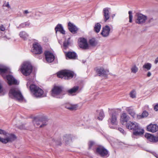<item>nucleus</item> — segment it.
<instances>
[{
  "mask_svg": "<svg viewBox=\"0 0 158 158\" xmlns=\"http://www.w3.org/2000/svg\"><path fill=\"white\" fill-rule=\"evenodd\" d=\"M74 76L73 72L69 70H63L57 73V76L59 78L69 80L72 78Z\"/></svg>",
  "mask_w": 158,
  "mask_h": 158,
  "instance_id": "nucleus-6",
  "label": "nucleus"
},
{
  "mask_svg": "<svg viewBox=\"0 0 158 158\" xmlns=\"http://www.w3.org/2000/svg\"><path fill=\"white\" fill-rule=\"evenodd\" d=\"M99 115L98 118L99 120H102L104 117V113L102 110H99Z\"/></svg>",
  "mask_w": 158,
  "mask_h": 158,
  "instance_id": "nucleus-37",
  "label": "nucleus"
},
{
  "mask_svg": "<svg viewBox=\"0 0 158 158\" xmlns=\"http://www.w3.org/2000/svg\"><path fill=\"white\" fill-rule=\"evenodd\" d=\"M1 134L6 136L5 138H2L0 137V142L4 144L12 142L17 138L15 134L7 133L5 131L0 129V134Z\"/></svg>",
  "mask_w": 158,
  "mask_h": 158,
  "instance_id": "nucleus-2",
  "label": "nucleus"
},
{
  "mask_svg": "<svg viewBox=\"0 0 158 158\" xmlns=\"http://www.w3.org/2000/svg\"><path fill=\"white\" fill-rule=\"evenodd\" d=\"M55 143L57 145H60L61 143L60 141H55Z\"/></svg>",
  "mask_w": 158,
  "mask_h": 158,
  "instance_id": "nucleus-48",
  "label": "nucleus"
},
{
  "mask_svg": "<svg viewBox=\"0 0 158 158\" xmlns=\"http://www.w3.org/2000/svg\"><path fill=\"white\" fill-rule=\"evenodd\" d=\"M109 127L110 128H112V129H115V127H114V126H110V125H109Z\"/></svg>",
  "mask_w": 158,
  "mask_h": 158,
  "instance_id": "nucleus-56",
  "label": "nucleus"
},
{
  "mask_svg": "<svg viewBox=\"0 0 158 158\" xmlns=\"http://www.w3.org/2000/svg\"><path fill=\"white\" fill-rule=\"evenodd\" d=\"M110 9V8L108 7L104 8L103 9V12L104 19L105 22H106L110 18V15L109 14V11Z\"/></svg>",
  "mask_w": 158,
  "mask_h": 158,
  "instance_id": "nucleus-19",
  "label": "nucleus"
},
{
  "mask_svg": "<svg viewBox=\"0 0 158 158\" xmlns=\"http://www.w3.org/2000/svg\"><path fill=\"white\" fill-rule=\"evenodd\" d=\"M154 109L155 110L157 111L158 110V104H156L154 106Z\"/></svg>",
  "mask_w": 158,
  "mask_h": 158,
  "instance_id": "nucleus-46",
  "label": "nucleus"
},
{
  "mask_svg": "<svg viewBox=\"0 0 158 158\" xmlns=\"http://www.w3.org/2000/svg\"><path fill=\"white\" fill-rule=\"evenodd\" d=\"M55 30L56 34H57V31L60 32V33L63 35L65 34V31L61 24L59 23L57 24L55 28Z\"/></svg>",
  "mask_w": 158,
  "mask_h": 158,
  "instance_id": "nucleus-20",
  "label": "nucleus"
},
{
  "mask_svg": "<svg viewBox=\"0 0 158 158\" xmlns=\"http://www.w3.org/2000/svg\"><path fill=\"white\" fill-rule=\"evenodd\" d=\"M94 142L93 141H90L88 143L89 149L92 148V146L94 144Z\"/></svg>",
  "mask_w": 158,
  "mask_h": 158,
  "instance_id": "nucleus-41",
  "label": "nucleus"
},
{
  "mask_svg": "<svg viewBox=\"0 0 158 158\" xmlns=\"http://www.w3.org/2000/svg\"><path fill=\"white\" fill-rule=\"evenodd\" d=\"M101 25L99 23H96L94 27V31L97 33H98L101 28Z\"/></svg>",
  "mask_w": 158,
  "mask_h": 158,
  "instance_id": "nucleus-35",
  "label": "nucleus"
},
{
  "mask_svg": "<svg viewBox=\"0 0 158 158\" xmlns=\"http://www.w3.org/2000/svg\"><path fill=\"white\" fill-rule=\"evenodd\" d=\"M32 122L34 126L37 127L40 126V127H43L47 124V119L44 117H42L40 119L38 118H35L33 120Z\"/></svg>",
  "mask_w": 158,
  "mask_h": 158,
  "instance_id": "nucleus-7",
  "label": "nucleus"
},
{
  "mask_svg": "<svg viewBox=\"0 0 158 158\" xmlns=\"http://www.w3.org/2000/svg\"><path fill=\"white\" fill-rule=\"evenodd\" d=\"M32 52L35 54H41L43 52L42 48L38 43L35 42L33 44Z\"/></svg>",
  "mask_w": 158,
  "mask_h": 158,
  "instance_id": "nucleus-10",
  "label": "nucleus"
},
{
  "mask_svg": "<svg viewBox=\"0 0 158 158\" xmlns=\"http://www.w3.org/2000/svg\"><path fill=\"white\" fill-rule=\"evenodd\" d=\"M30 85V81H28L27 83V87H28L29 86H30V85Z\"/></svg>",
  "mask_w": 158,
  "mask_h": 158,
  "instance_id": "nucleus-52",
  "label": "nucleus"
},
{
  "mask_svg": "<svg viewBox=\"0 0 158 158\" xmlns=\"http://www.w3.org/2000/svg\"><path fill=\"white\" fill-rule=\"evenodd\" d=\"M29 13V12L28 11V10H26L24 11V13L27 14Z\"/></svg>",
  "mask_w": 158,
  "mask_h": 158,
  "instance_id": "nucleus-54",
  "label": "nucleus"
},
{
  "mask_svg": "<svg viewBox=\"0 0 158 158\" xmlns=\"http://www.w3.org/2000/svg\"><path fill=\"white\" fill-rule=\"evenodd\" d=\"M37 91H36V94H35V93H33V95L34 96L36 97H41L43 94L44 91L43 90L39 88L38 87Z\"/></svg>",
  "mask_w": 158,
  "mask_h": 158,
  "instance_id": "nucleus-27",
  "label": "nucleus"
},
{
  "mask_svg": "<svg viewBox=\"0 0 158 158\" xmlns=\"http://www.w3.org/2000/svg\"><path fill=\"white\" fill-rule=\"evenodd\" d=\"M64 140L66 144L69 143V142L72 140L71 135L70 134H65L63 137Z\"/></svg>",
  "mask_w": 158,
  "mask_h": 158,
  "instance_id": "nucleus-28",
  "label": "nucleus"
},
{
  "mask_svg": "<svg viewBox=\"0 0 158 158\" xmlns=\"http://www.w3.org/2000/svg\"><path fill=\"white\" fill-rule=\"evenodd\" d=\"M20 70L23 75L27 76L31 73L32 67L30 63L25 62L23 64Z\"/></svg>",
  "mask_w": 158,
  "mask_h": 158,
  "instance_id": "nucleus-5",
  "label": "nucleus"
},
{
  "mask_svg": "<svg viewBox=\"0 0 158 158\" xmlns=\"http://www.w3.org/2000/svg\"><path fill=\"white\" fill-rule=\"evenodd\" d=\"M158 63V57H157L156 59H155V60L154 61V63L155 64H156L157 63Z\"/></svg>",
  "mask_w": 158,
  "mask_h": 158,
  "instance_id": "nucleus-50",
  "label": "nucleus"
},
{
  "mask_svg": "<svg viewBox=\"0 0 158 158\" xmlns=\"http://www.w3.org/2000/svg\"><path fill=\"white\" fill-rule=\"evenodd\" d=\"M148 115V112L146 110H144L143 112L141 115H137V116L138 118L140 119L147 117Z\"/></svg>",
  "mask_w": 158,
  "mask_h": 158,
  "instance_id": "nucleus-34",
  "label": "nucleus"
},
{
  "mask_svg": "<svg viewBox=\"0 0 158 158\" xmlns=\"http://www.w3.org/2000/svg\"><path fill=\"white\" fill-rule=\"evenodd\" d=\"M80 48L83 49H87L89 48V45L86 39L80 38Z\"/></svg>",
  "mask_w": 158,
  "mask_h": 158,
  "instance_id": "nucleus-13",
  "label": "nucleus"
},
{
  "mask_svg": "<svg viewBox=\"0 0 158 158\" xmlns=\"http://www.w3.org/2000/svg\"><path fill=\"white\" fill-rule=\"evenodd\" d=\"M85 117L84 116L83 117V118H82V117H81V120H83V121H85Z\"/></svg>",
  "mask_w": 158,
  "mask_h": 158,
  "instance_id": "nucleus-53",
  "label": "nucleus"
},
{
  "mask_svg": "<svg viewBox=\"0 0 158 158\" xmlns=\"http://www.w3.org/2000/svg\"><path fill=\"white\" fill-rule=\"evenodd\" d=\"M96 152L102 158H107L110 156L109 152L103 146H100L97 148Z\"/></svg>",
  "mask_w": 158,
  "mask_h": 158,
  "instance_id": "nucleus-8",
  "label": "nucleus"
},
{
  "mask_svg": "<svg viewBox=\"0 0 158 158\" xmlns=\"http://www.w3.org/2000/svg\"><path fill=\"white\" fill-rule=\"evenodd\" d=\"M0 30L2 31H4L5 30V27L2 24L0 26Z\"/></svg>",
  "mask_w": 158,
  "mask_h": 158,
  "instance_id": "nucleus-44",
  "label": "nucleus"
},
{
  "mask_svg": "<svg viewBox=\"0 0 158 158\" xmlns=\"http://www.w3.org/2000/svg\"><path fill=\"white\" fill-rule=\"evenodd\" d=\"M19 36L24 40H26L28 38L29 35L25 31H22L19 33Z\"/></svg>",
  "mask_w": 158,
  "mask_h": 158,
  "instance_id": "nucleus-29",
  "label": "nucleus"
},
{
  "mask_svg": "<svg viewBox=\"0 0 158 158\" xmlns=\"http://www.w3.org/2000/svg\"><path fill=\"white\" fill-rule=\"evenodd\" d=\"M131 72L134 73H135L138 71V68L136 65H134L131 67Z\"/></svg>",
  "mask_w": 158,
  "mask_h": 158,
  "instance_id": "nucleus-38",
  "label": "nucleus"
},
{
  "mask_svg": "<svg viewBox=\"0 0 158 158\" xmlns=\"http://www.w3.org/2000/svg\"><path fill=\"white\" fill-rule=\"evenodd\" d=\"M145 137L150 142L155 143L158 141V136H154L150 134L146 133L145 135Z\"/></svg>",
  "mask_w": 158,
  "mask_h": 158,
  "instance_id": "nucleus-15",
  "label": "nucleus"
},
{
  "mask_svg": "<svg viewBox=\"0 0 158 158\" xmlns=\"http://www.w3.org/2000/svg\"><path fill=\"white\" fill-rule=\"evenodd\" d=\"M115 16V15H112V18H113L114 17V16Z\"/></svg>",
  "mask_w": 158,
  "mask_h": 158,
  "instance_id": "nucleus-58",
  "label": "nucleus"
},
{
  "mask_svg": "<svg viewBox=\"0 0 158 158\" xmlns=\"http://www.w3.org/2000/svg\"><path fill=\"white\" fill-rule=\"evenodd\" d=\"M110 31V27L109 26L106 25L103 27L101 34L103 37H106L109 35Z\"/></svg>",
  "mask_w": 158,
  "mask_h": 158,
  "instance_id": "nucleus-18",
  "label": "nucleus"
},
{
  "mask_svg": "<svg viewBox=\"0 0 158 158\" xmlns=\"http://www.w3.org/2000/svg\"><path fill=\"white\" fill-rule=\"evenodd\" d=\"M70 38L69 37L68 39H65L63 43V46L61 47L64 49H66L70 45L71 42L70 41Z\"/></svg>",
  "mask_w": 158,
  "mask_h": 158,
  "instance_id": "nucleus-24",
  "label": "nucleus"
},
{
  "mask_svg": "<svg viewBox=\"0 0 158 158\" xmlns=\"http://www.w3.org/2000/svg\"><path fill=\"white\" fill-rule=\"evenodd\" d=\"M152 75L151 73L150 72H148L147 74V76L148 77H150Z\"/></svg>",
  "mask_w": 158,
  "mask_h": 158,
  "instance_id": "nucleus-49",
  "label": "nucleus"
},
{
  "mask_svg": "<svg viewBox=\"0 0 158 158\" xmlns=\"http://www.w3.org/2000/svg\"><path fill=\"white\" fill-rule=\"evenodd\" d=\"M8 68L6 66L0 65V73H5L7 72Z\"/></svg>",
  "mask_w": 158,
  "mask_h": 158,
  "instance_id": "nucleus-32",
  "label": "nucleus"
},
{
  "mask_svg": "<svg viewBox=\"0 0 158 158\" xmlns=\"http://www.w3.org/2000/svg\"><path fill=\"white\" fill-rule=\"evenodd\" d=\"M96 71L97 73L99 74V76L105 75L109 72L108 70H105L103 68H96Z\"/></svg>",
  "mask_w": 158,
  "mask_h": 158,
  "instance_id": "nucleus-21",
  "label": "nucleus"
},
{
  "mask_svg": "<svg viewBox=\"0 0 158 158\" xmlns=\"http://www.w3.org/2000/svg\"><path fill=\"white\" fill-rule=\"evenodd\" d=\"M130 97L132 98H135L136 97V92L135 90L133 89L131 90L129 94Z\"/></svg>",
  "mask_w": 158,
  "mask_h": 158,
  "instance_id": "nucleus-39",
  "label": "nucleus"
},
{
  "mask_svg": "<svg viewBox=\"0 0 158 158\" xmlns=\"http://www.w3.org/2000/svg\"><path fill=\"white\" fill-rule=\"evenodd\" d=\"M126 127L127 129L134 131L132 136L133 138H135L134 136L142 135L144 132V130L141 129L138 124L135 122H133L129 121L127 122Z\"/></svg>",
  "mask_w": 158,
  "mask_h": 158,
  "instance_id": "nucleus-1",
  "label": "nucleus"
},
{
  "mask_svg": "<svg viewBox=\"0 0 158 158\" xmlns=\"http://www.w3.org/2000/svg\"><path fill=\"white\" fill-rule=\"evenodd\" d=\"M110 118L108 120L109 123H111L112 125H116L118 124L116 111L114 110H112L110 111Z\"/></svg>",
  "mask_w": 158,
  "mask_h": 158,
  "instance_id": "nucleus-9",
  "label": "nucleus"
},
{
  "mask_svg": "<svg viewBox=\"0 0 158 158\" xmlns=\"http://www.w3.org/2000/svg\"><path fill=\"white\" fill-rule=\"evenodd\" d=\"M45 59L46 61L48 63H52L54 59L55 56L52 53L49 51H46L44 53Z\"/></svg>",
  "mask_w": 158,
  "mask_h": 158,
  "instance_id": "nucleus-11",
  "label": "nucleus"
},
{
  "mask_svg": "<svg viewBox=\"0 0 158 158\" xmlns=\"http://www.w3.org/2000/svg\"><path fill=\"white\" fill-rule=\"evenodd\" d=\"M147 129L148 131L154 133L158 131V125L156 124L150 123L147 126Z\"/></svg>",
  "mask_w": 158,
  "mask_h": 158,
  "instance_id": "nucleus-16",
  "label": "nucleus"
},
{
  "mask_svg": "<svg viewBox=\"0 0 158 158\" xmlns=\"http://www.w3.org/2000/svg\"><path fill=\"white\" fill-rule=\"evenodd\" d=\"M18 127L19 129L21 130L26 129V128L25 127L24 124H22L21 125H20Z\"/></svg>",
  "mask_w": 158,
  "mask_h": 158,
  "instance_id": "nucleus-43",
  "label": "nucleus"
},
{
  "mask_svg": "<svg viewBox=\"0 0 158 158\" xmlns=\"http://www.w3.org/2000/svg\"><path fill=\"white\" fill-rule=\"evenodd\" d=\"M68 28L69 31L73 34H76L77 33L78 28L73 23L69 22L68 24Z\"/></svg>",
  "mask_w": 158,
  "mask_h": 158,
  "instance_id": "nucleus-17",
  "label": "nucleus"
},
{
  "mask_svg": "<svg viewBox=\"0 0 158 158\" xmlns=\"http://www.w3.org/2000/svg\"><path fill=\"white\" fill-rule=\"evenodd\" d=\"M59 43L60 44H61V43L59 41Z\"/></svg>",
  "mask_w": 158,
  "mask_h": 158,
  "instance_id": "nucleus-60",
  "label": "nucleus"
},
{
  "mask_svg": "<svg viewBox=\"0 0 158 158\" xmlns=\"http://www.w3.org/2000/svg\"><path fill=\"white\" fill-rule=\"evenodd\" d=\"M129 120V116L125 113H123L121 116L120 121L122 124L124 122H127Z\"/></svg>",
  "mask_w": 158,
  "mask_h": 158,
  "instance_id": "nucleus-26",
  "label": "nucleus"
},
{
  "mask_svg": "<svg viewBox=\"0 0 158 158\" xmlns=\"http://www.w3.org/2000/svg\"><path fill=\"white\" fill-rule=\"evenodd\" d=\"M66 57L70 59H75L77 57V54L75 52H65Z\"/></svg>",
  "mask_w": 158,
  "mask_h": 158,
  "instance_id": "nucleus-23",
  "label": "nucleus"
},
{
  "mask_svg": "<svg viewBox=\"0 0 158 158\" xmlns=\"http://www.w3.org/2000/svg\"><path fill=\"white\" fill-rule=\"evenodd\" d=\"M25 24L26 27H28L30 25V23L28 22H25Z\"/></svg>",
  "mask_w": 158,
  "mask_h": 158,
  "instance_id": "nucleus-47",
  "label": "nucleus"
},
{
  "mask_svg": "<svg viewBox=\"0 0 158 158\" xmlns=\"http://www.w3.org/2000/svg\"><path fill=\"white\" fill-rule=\"evenodd\" d=\"M39 87L37 86L36 85L34 84H31L30 86V89L31 91L33 94V93L36 94V91H37L36 90Z\"/></svg>",
  "mask_w": 158,
  "mask_h": 158,
  "instance_id": "nucleus-31",
  "label": "nucleus"
},
{
  "mask_svg": "<svg viewBox=\"0 0 158 158\" xmlns=\"http://www.w3.org/2000/svg\"><path fill=\"white\" fill-rule=\"evenodd\" d=\"M86 62V60H82V62L83 64H84Z\"/></svg>",
  "mask_w": 158,
  "mask_h": 158,
  "instance_id": "nucleus-57",
  "label": "nucleus"
},
{
  "mask_svg": "<svg viewBox=\"0 0 158 158\" xmlns=\"http://www.w3.org/2000/svg\"><path fill=\"white\" fill-rule=\"evenodd\" d=\"M19 27L22 28L26 27L25 23L21 24L19 25V27H17V28H19Z\"/></svg>",
  "mask_w": 158,
  "mask_h": 158,
  "instance_id": "nucleus-45",
  "label": "nucleus"
},
{
  "mask_svg": "<svg viewBox=\"0 0 158 158\" xmlns=\"http://www.w3.org/2000/svg\"><path fill=\"white\" fill-rule=\"evenodd\" d=\"M147 19L146 16L142 14H139L137 15L135 22L138 24H142L144 23Z\"/></svg>",
  "mask_w": 158,
  "mask_h": 158,
  "instance_id": "nucleus-14",
  "label": "nucleus"
},
{
  "mask_svg": "<svg viewBox=\"0 0 158 158\" xmlns=\"http://www.w3.org/2000/svg\"><path fill=\"white\" fill-rule=\"evenodd\" d=\"M118 130L120 131L121 133H122L123 135H125L126 134V132L124 131V130L122 128L119 127L118 128Z\"/></svg>",
  "mask_w": 158,
  "mask_h": 158,
  "instance_id": "nucleus-42",
  "label": "nucleus"
},
{
  "mask_svg": "<svg viewBox=\"0 0 158 158\" xmlns=\"http://www.w3.org/2000/svg\"><path fill=\"white\" fill-rule=\"evenodd\" d=\"M152 66V64L149 63H145L143 66V68L146 71L150 70Z\"/></svg>",
  "mask_w": 158,
  "mask_h": 158,
  "instance_id": "nucleus-33",
  "label": "nucleus"
},
{
  "mask_svg": "<svg viewBox=\"0 0 158 158\" xmlns=\"http://www.w3.org/2000/svg\"><path fill=\"white\" fill-rule=\"evenodd\" d=\"M2 91V86L0 84V93Z\"/></svg>",
  "mask_w": 158,
  "mask_h": 158,
  "instance_id": "nucleus-51",
  "label": "nucleus"
},
{
  "mask_svg": "<svg viewBox=\"0 0 158 158\" xmlns=\"http://www.w3.org/2000/svg\"><path fill=\"white\" fill-rule=\"evenodd\" d=\"M9 95L11 98L16 99L19 101H22L24 98L20 91L17 88H12L10 89Z\"/></svg>",
  "mask_w": 158,
  "mask_h": 158,
  "instance_id": "nucleus-3",
  "label": "nucleus"
},
{
  "mask_svg": "<svg viewBox=\"0 0 158 158\" xmlns=\"http://www.w3.org/2000/svg\"><path fill=\"white\" fill-rule=\"evenodd\" d=\"M126 111L133 118H134L136 115L135 112L131 107H128L126 108Z\"/></svg>",
  "mask_w": 158,
  "mask_h": 158,
  "instance_id": "nucleus-30",
  "label": "nucleus"
},
{
  "mask_svg": "<svg viewBox=\"0 0 158 158\" xmlns=\"http://www.w3.org/2000/svg\"><path fill=\"white\" fill-rule=\"evenodd\" d=\"M79 88L78 86H75L72 88L66 91V93L69 96H73L74 94L76 92Z\"/></svg>",
  "mask_w": 158,
  "mask_h": 158,
  "instance_id": "nucleus-22",
  "label": "nucleus"
},
{
  "mask_svg": "<svg viewBox=\"0 0 158 158\" xmlns=\"http://www.w3.org/2000/svg\"><path fill=\"white\" fill-rule=\"evenodd\" d=\"M128 14L129 15V22L130 23H131L132 22V18H133V15H132V11H129Z\"/></svg>",
  "mask_w": 158,
  "mask_h": 158,
  "instance_id": "nucleus-40",
  "label": "nucleus"
},
{
  "mask_svg": "<svg viewBox=\"0 0 158 158\" xmlns=\"http://www.w3.org/2000/svg\"><path fill=\"white\" fill-rule=\"evenodd\" d=\"M6 6L9 8L10 7L8 2V3L6 5Z\"/></svg>",
  "mask_w": 158,
  "mask_h": 158,
  "instance_id": "nucleus-55",
  "label": "nucleus"
},
{
  "mask_svg": "<svg viewBox=\"0 0 158 158\" xmlns=\"http://www.w3.org/2000/svg\"><path fill=\"white\" fill-rule=\"evenodd\" d=\"M6 78L9 85H11L12 84L18 85L19 84L17 80L11 75H8L6 76Z\"/></svg>",
  "mask_w": 158,
  "mask_h": 158,
  "instance_id": "nucleus-12",
  "label": "nucleus"
},
{
  "mask_svg": "<svg viewBox=\"0 0 158 158\" xmlns=\"http://www.w3.org/2000/svg\"><path fill=\"white\" fill-rule=\"evenodd\" d=\"M63 88L60 86H56L52 90V95L57 98H62L66 93L63 91Z\"/></svg>",
  "mask_w": 158,
  "mask_h": 158,
  "instance_id": "nucleus-4",
  "label": "nucleus"
},
{
  "mask_svg": "<svg viewBox=\"0 0 158 158\" xmlns=\"http://www.w3.org/2000/svg\"><path fill=\"white\" fill-rule=\"evenodd\" d=\"M77 43L78 44H79V39L78 40Z\"/></svg>",
  "mask_w": 158,
  "mask_h": 158,
  "instance_id": "nucleus-59",
  "label": "nucleus"
},
{
  "mask_svg": "<svg viewBox=\"0 0 158 158\" xmlns=\"http://www.w3.org/2000/svg\"><path fill=\"white\" fill-rule=\"evenodd\" d=\"M78 107V104H67L65 106L66 108L72 111L77 110Z\"/></svg>",
  "mask_w": 158,
  "mask_h": 158,
  "instance_id": "nucleus-25",
  "label": "nucleus"
},
{
  "mask_svg": "<svg viewBox=\"0 0 158 158\" xmlns=\"http://www.w3.org/2000/svg\"><path fill=\"white\" fill-rule=\"evenodd\" d=\"M89 43L92 46H95L97 44V41L94 38L90 39L89 40Z\"/></svg>",
  "mask_w": 158,
  "mask_h": 158,
  "instance_id": "nucleus-36",
  "label": "nucleus"
}]
</instances>
